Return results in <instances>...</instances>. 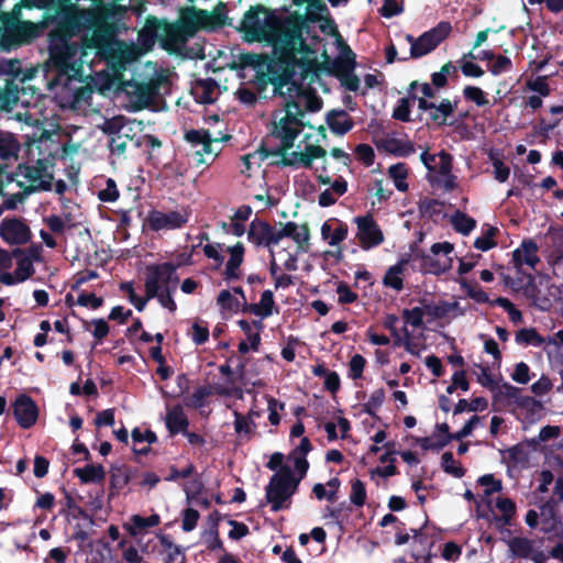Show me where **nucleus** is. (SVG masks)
Wrapping results in <instances>:
<instances>
[{"label": "nucleus", "mask_w": 563, "mask_h": 563, "mask_svg": "<svg viewBox=\"0 0 563 563\" xmlns=\"http://www.w3.org/2000/svg\"><path fill=\"white\" fill-rule=\"evenodd\" d=\"M108 18V11L100 8L70 10V31L81 34V45L71 41L51 48V60L58 73L51 89L62 107L73 108L79 102L84 92V65L90 67L96 58L104 59L108 69L96 73L93 79L98 90L104 92L117 87L125 66L141 56L142 52L134 44L114 37Z\"/></svg>", "instance_id": "nucleus-1"}, {"label": "nucleus", "mask_w": 563, "mask_h": 563, "mask_svg": "<svg viewBox=\"0 0 563 563\" xmlns=\"http://www.w3.org/2000/svg\"><path fill=\"white\" fill-rule=\"evenodd\" d=\"M242 29L249 42H267L273 45L278 60L285 65V74L299 70L302 76L313 68L317 60L316 38L306 42L302 25L298 21H282L274 12L258 7L250 9Z\"/></svg>", "instance_id": "nucleus-2"}, {"label": "nucleus", "mask_w": 563, "mask_h": 563, "mask_svg": "<svg viewBox=\"0 0 563 563\" xmlns=\"http://www.w3.org/2000/svg\"><path fill=\"white\" fill-rule=\"evenodd\" d=\"M309 77H313V68H309L302 76L299 75V70L290 71L274 82V92L286 100V107L274 114L272 130V137L277 141V152L282 155L284 164L287 153L298 152L307 145L299 144L297 150H292L294 142L303 128L299 115L303 111H318L322 107L317 93L303 84Z\"/></svg>", "instance_id": "nucleus-3"}, {"label": "nucleus", "mask_w": 563, "mask_h": 563, "mask_svg": "<svg viewBox=\"0 0 563 563\" xmlns=\"http://www.w3.org/2000/svg\"><path fill=\"white\" fill-rule=\"evenodd\" d=\"M285 165L313 170L318 184L327 186L318 196L321 207L334 205L347 190V183L343 177L332 180L328 175L327 151L319 145H306L303 150L287 153Z\"/></svg>", "instance_id": "nucleus-4"}, {"label": "nucleus", "mask_w": 563, "mask_h": 563, "mask_svg": "<svg viewBox=\"0 0 563 563\" xmlns=\"http://www.w3.org/2000/svg\"><path fill=\"white\" fill-rule=\"evenodd\" d=\"M274 238L276 240L269 249L271 257L279 260L287 271H295L298 256L308 247L310 239L308 225L292 221L280 223Z\"/></svg>", "instance_id": "nucleus-5"}, {"label": "nucleus", "mask_w": 563, "mask_h": 563, "mask_svg": "<svg viewBox=\"0 0 563 563\" xmlns=\"http://www.w3.org/2000/svg\"><path fill=\"white\" fill-rule=\"evenodd\" d=\"M41 261L40 247L15 252L0 249V284L15 286L26 282L35 274L34 264Z\"/></svg>", "instance_id": "nucleus-6"}, {"label": "nucleus", "mask_w": 563, "mask_h": 563, "mask_svg": "<svg viewBox=\"0 0 563 563\" xmlns=\"http://www.w3.org/2000/svg\"><path fill=\"white\" fill-rule=\"evenodd\" d=\"M216 24V18L205 10L186 8L181 10L179 20L167 27L168 38L175 45L184 44L199 30L211 29Z\"/></svg>", "instance_id": "nucleus-7"}, {"label": "nucleus", "mask_w": 563, "mask_h": 563, "mask_svg": "<svg viewBox=\"0 0 563 563\" xmlns=\"http://www.w3.org/2000/svg\"><path fill=\"white\" fill-rule=\"evenodd\" d=\"M299 479H296L292 471L280 467L271 478L266 487V499L273 511L289 508L290 498L296 493Z\"/></svg>", "instance_id": "nucleus-8"}, {"label": "nucleus", "mask_w": 563, "mask_h": 563, "mask_svg": "<svg viewBox=\"0 0 563 563\" xmlns=\"http://www.w3.org/2000/svg\"><path fill=\"white\" fill-rule=\"evenodd\" d=\"M16 187L25 192L51 190L53 186V165L47 159H37L33 165H20L16 169Z\"/></svg>", "instance_id": "nucleus-9"}, {"label": "nucleus", "mask_w": 563, "mask_h": 563, "mask_svg": "<svg viewBox=\"0 0 563 563\" xmlns=\"http://www.w3.org/2000/svg\"><path fill=\"white\" fill-rule=\"evenodd\" d=\"M421 162L429 170V180L444 188L453 190L456 187L455 176L452 174V156L445 152L431 155L423 152Z\"/></svg>", "instance_id": "nucleus-10"}, {"label": "nucleus", "mask_w": 563, "mask_h": 563, "mask_svg": "<svg viewBox=\"0 0 563 563\" xmlns=\"http://www.w3.org/2000/svg\"><path fill=\"white\" fill-rule=\"evenodd\" d=\"M176 267L169 263L147 267L145 277V291L147 298H154L158 291L176 289L178 278Z\"/></svg>", "instance_id": "nucleus-11"}, {"label": "nucleus", "mask_w": 563, "mask_h": 563, "mask_svg": "<svg viewBox=\"0 0 563 563\" xmlns=\"http://www.w3.org/2000/svg\"><path fill=\"white\" fill-rule=\"evenodd\" d=\"M353 223L356 225L355 239L362 250L369 251L384 243V232L372 213L355 217Z\"/></svg>", "instance_id": "nucleus-12"}, {"label": "nucleus", "mask_w": 563, "mask_h": 563, "mask_svg": "<svg viewBox=\"0 0 563 563\" xmlns=\"http://www.w3.org/2000/svg\"><path fill=\"white\" fill-rule=\"evenodd\" d=\"M450 32V23L441 22L435 27L424 32L418 38H415L412 35H407L406 40L410 43V56L419 58L429 54L449 36Z\"/></svg>", "instance_id": "nucleus-13"}, {"label": "nucleus", "mask_w": 563, "mask_h": 563, "mask_svg": "<svg viewBox=\"0 0 563 563\" xmlns=\"http://www.w3.org/2000/svg\"><path fill=\"white\" fill-rule=\"evenodd\" d=\"M185 139L192 145L198 147L195 152L196 162L198 165L211 164L219 153L216 145L220 141L219 136L212 135L207 130H191L185 135Z\"/></svg>", "instance_id": "nucleus-14"}, {"label": "nucleus", "mask_w": 563, "mask_h": 563, "mask_svg": "<svg viewBox=\"0 0 563 563\" xmlns=\"http://www.w3.org/2000/svg\"><path fill=\"white\" fill-rule=\"evenodd\" d=\"M190 214L191 212L188 208L167 212L154 210L148 213L146 224L153 231L177 230L189 221Z\"/></svg>", "instance_id": "nucleus-15"}, {"label": "nucleus", "mask_w": 563, "mask_h": 563, "mask_svg": "<svg viewBox=\"0 0 563 563\" xmlns=\"http://www.w3.org/2000/svg\"><path fill=\"white\" fill-rule=\"evenodd\" d=\"M453 250L454 246L450 242L434 243L431 246V254L422 258V269L435 275L448 272L453 265Z\"/></svg>", "instance_id": "nucleus-16"}, {"label": "nucleus", "mask_w": 563, "mask_h": 563, "mask_svg": "<svg viewBox=\"0 0 563 563\" xmlns=\"http://www.w3.org/2000/svg\"><path fill=\"white\" fill-rule=\"evenodd\" d=\"M0 236L10 245L25 244L31 239V230L22 219L4 218L0 223Z\"/></svg>", "instance_id": "nucleus-17"}, {"label": "nucleus", "mask_w": 563, "mask_h": 563, "mask_svg": "<svg viewBox=\"0 0 563 563\" xmlns=\"http://www.w3.org/2000/svg\"><path fill=\"white\" fill-rule=\"evenodd\" d=\"M122 89L133 110L148 106L155 95V87L152 82L128 81Z\"/></svg>", "instance_id": "nucleus-18"}, {"label": "nucleus", "mask_w": 563, "mask_h": 563, "mask_svg": "<svg viewBox=\"0 0 563 563\" xmlns=\"http://www.w3.org/2000/svg\"><path fill=\"white\" fill-rule=\"evenodd\" d=\"M262 155L257 153L241 157L238 168L246 186H253L256 181L261 183L263 180L264 170L262 169Z\"/></svg>", "instance_id": "nucleus-19"}, {"label": "nucleus", "mask_w": 563, "mask_h": 563, "mask_svg": "<svg viewBox=\"0 0 563 563\" xmlns=\"http://www.w3.org/2000/svg\"><path fill=\"white\" fill-rule=\"evenodd\" d=\"M424 306L427 309V322L435 320L449 321L463 314V310L457 301H424Z\"/></svg>", "instance_id": "nucleus-20"}, {"label": "nucleus", "mask_w": 563, "mask_h": 563, "mask_svg": "<svg viewBox=\"0 0 563 563\" xmlns=\"http://www.w3.org/2000/svg\"><path fill=\"white\" fill-rule=\"evenodd\" d=\"M512 262L518 271L525 265L531 269H536V266L540 262L537 243L530 239L523 240L512 252Z\"/></svg>", "instance_id": "nucleus-21"}, {"label": "nucleus", "mask_w": 563, "mask_h": 563, "mask_svg": "<svg viewBox=\"0 0 563 563\" xmlns=\"http://www.w3.org/2000/svg\"><path fill=\"white\" fill-rule=\"evenodd\" d=\"M13 407L14 417L22 428L27 429L36 422L38 416L37 406L29 396H19Z\"/></svg>", "instance_id": "nucleus-22"}, {"label": "nucleus", "mask_w": 563, "mask_h": 563, "mask_svg": "<svg viewBox=\"0 0 563 563\" xmlns=\"http://www.w3.org/2000/svg\"><path fill=\"white\" fill-rule=\"evenodd\" d=\"M278 227H272L267 222L261 220H254L251 222L247 239L251 243L256 246H264L268 250L272 243L276 240L275 234Z\"/></svg>", "instance_id": "nucleus-23"}, {"label": "nucleus", "mask_w": 563, "mask_h": 563, "mask_svg": "<svg viewBox=\"0 0 563 563\" xmlns=\"http://www.w3.org/2000/svg\"><path fill=\"white\" fill-rule=\"evenodd\" d=\"M222 314H232L238 312L241 307L246 305L244 292L240 287L232 290L220 291L217 300Z\"/></svg>", "instance_id": "nucleus-24"}, {"label": "nucleus", "mask_w": 563, "mask_h": 563, "mask_svg": "<svg viewBox=\"0 0 563 563\" xmlns=\"http://www.w3.org/2000/svg\"><path fill=\"white\" fill-rule=\"evenodd\" d=\"M418 107L423 111H428L430 118L439 124H444L455 109V106L450 100H442L439 104H435L424 98H418Z\"/></svg>", "instance_id": "nucleus-25"}, {"label": "nucleus", "mask_w": 563, "mask_h": 563, "mask_svg": "<svg viewBox=\"0 0 563 563\" xmlns=\"http://www.w3.org/2000/svg\"><path fill=\"white\" fill-rule=\"evenodd\" d=\"M521 394L522 393L520 388L509 383H500L497 387H495V390L492 395L495 404L506 407L512 412Z\"/></svg>", "instance_id": "nucleus-26"}, {"label": "nucleus", "mask_w": 563, "mask_h": 563, "mask_svg": "<svg viewBox=\"0 0 563 563\" xmlns=\"http://www.w3.org/2000/svg\"><path fill=\"white\" fill-rule=\"evenodd\" d=\"M477 487L481 488L479 495L481 503L487 505L493 510V503L496 497L495 494L500 493L503 489L501 479L495 477L493 474H486L477 479Z\"/></svg>", "instance_id": "nucleus-27"}, {"label": "nucleus", "mask_w": 563, "mask_h": 563, "mask_svg": "<svg viewBox=\"0 0 563 563\" xmlns=\"http://www.w3.org/2000/svg\"><path fill=\"white\" fill-rule=\"evenodd\" d=\"M543 411V405L541 401L534 399L530 396H525L521 394L519 400L514 408L512 412L518 417H522L528 421H536L540 419L541 413Z\"/></svg>", "instance_id": "nucleus-28"}, {"label": "nucleus", "mask_w": 563, "mask_h": 563, "mask_svg": "<svg viewBox=\"0 0 563 563\" xmlns=\"http://www.w3.org/2000/svg\"><path fill=\"white\" fill-rule=\"evenodd\" d=\"M243 311L250 312L261 319L268 318L275 312H278V308L274 300V294L272 290H264L261 295V299L256 303H246Z\"/></svg>", "instance_id": "nucleus-29"}, {"label": "nucleus", "mask_w": 563, "mask_h": 563, "mask_svg": "<svg viewBox=\"0 0 563 563\" xmlns=\"http://www.w3.org/2000/svg\"><path fill=\"white\" fill-rule=\"evenodd\" d=\"M158 554L162 556L163 563H184L185 554L181 549L176 545L168 536H159Z\"/></svg>", "instance_id": "nucleus-30"}, {"label": "nucleus", "mask_w": 563, "mask_h": 563, "mask_svg": "<svg viewBox=\"0 0 563 563\" xmlns=\"http://www.w3.org/2000/svg\"><path fill=\"white\" fill-rule=\"evenodd\" d=\"M225 252L229 254V258L225 264V276L229 279L239 277V268L244 260V245L236 243L232 246H228Z\"/></svg>", "instance_id": "nucleus-31"}, {"label": "nucleus", "mask_w": 563, "mask_h": 563, "mask_svg": "<svg viewBox=\"0 0 563 563\" xmlns=\"http://www.w3.org/2000/svg\"><path fill=\"white\" fill-rule=\"evenodd\" d=\"M161 518L157 514H153L147 518L140 515H133L129 522L123 523V528L132 536L136 537L148 528L158 526Z\"/></svg>", "instance_id": "nucleus-32"}, {"label": "nucleus", "mask_w": 563, "mask_h": 563, "mask_svg": "<svg viewBox=\"0 0 563 563\" xmlns=\"http://www.w3.org/2000/svg\"><path fill=\"white\" fill-rule=\"evenodd\" d=\"M192 95L200 103H212L218 98V85L213 80H200L192 87Z\"/></svg>", "instance_id": "nucleus-33"}, {"label": "nucleus", "mask_w": 563, "mask_h": 563, "mask_svg": "<svg viewBox=\"0 0 563 563\" xmlns=\"http://www.w3.org/2000/svg\"><path fill=\"white\" fill-rule=\"evenodd\" d=\"M165 423L168 431L172 434H177L180 432H186L188 428L187 417L180 406H175L167 410L165 417Z\"/></svg>", "instance_id": "nucleus-34"}, {"label": "nucleus", "mask_w": 563, "mask_h": 563, "mask_svg": "<svg viewBox=\"0 0 563 563\" xmlns=\"http://www.w3.org/2000/svg\"><path fill=\"white\" fill-rule=\"evenodd\" d=\"M407 265V260H400L396 265L390 266L384 276V285L398 291L401 290Z\"/></svg>", "instance_id": "nucleus-35"}, {"label": "nucleus", "mask_w": 563, "mask_h": 563, "mask_svg": "<svg viewBox=\"0 0 563 563\" xmlns=\"http://www.w3.org/2000/svg\"><path fill=\"white\" fill-rule=\"evenodd\" d=\"M131 438L132 449L139 454H146L150 451V445L157 439L154 432L141 428H135L132 431Z\"/></svg>", "instance_id": "nucleus-36"}, {"label": "nucleus", "mask_w": 563, "mask_h": 563, "mask_svg": "<svg viewBox=\"0 0 563 563\" xmlns=\"http://www.w3.org/2000/svg\"><path fill=\"white\" fill-rule=\"evenodd\" d=\"M75 475L84 484L100 483L104 479L106 471L100 464H87L74 470Z\"/></svg>", "instance_id": "nucleus-37"}, {"label": "nucleus", "mask_w": 563, "mask_h": 563, "mask_svg": "<svg viewBox=\"0 0 563 563\" xmlns=\"http://www.w3.org/2000/svg\"><path fill=\"white\" fill-rule=\"evenodd\" d=\"M321 236L330 246H336L346 239L347 225L340 222L338 227L332 228L329 222H324L321 227Z\"/></svg>", "instance_id": "nucleus-38"}, {"label": "nucleus", "mask_w": 563, "mask_h": 563, "mask_svg": "<svg viewBox=\"0 0 563 563\" xmlns=\"http://www.w3.org/2000/svg\"><path fill=\"white\" fill-rule=\"evenodd\" d=\"M330 130L339 135H343L349 132L353 123L350 117L344 111H333L328 115L327 119Z\"/></svg>", "instance_id": "nucleus-39"}, {"label": "nucleus", "mask_w": 563, "mask_h": 563, "mask_svg": "<svg viewBox=\"0 0 563 563\" xmlns=\"http://www.w3.org/2000/svg\"><path fill=\"white\" fill-rule=\"evenodd\" d=\"M324 430L329 441H334L339 438L344 439L350 430V422L344 417L338 416L334 420L328 421L324 424Z\"/></svg>", "instance_id": "nucleus-40"}, {"label": "nucleus", "mask_w": 563, "mask_h": 563, "mask_svg": "<svg viewBox=\"0 0 563 563\" xmlns=\"http://www.w3.org/2000/svg\"><path fill=\"white\" fill-rule=\"evenodd\" d=\"M490 511L496 515H499L500 519H503L505 522H509L510 519L516 514V505L508 497L497 496L494 499L493 510H490Z\"/></svg>", "instance_id": "nucleus-41"}, {"label": "nucleus", "mask_w": 563, "mask_h": 563, "mask_svg": "<svg viewBox=\"0 0 563 563\" xmlns=\"http://www.w3.org/2000/svg\"><path fill=\"white\" fill-rule=\"evenodd\" d=\"M20 150V144L13 134L0 131V157L11 158L16 157Z\"/></svg>", "instance_id": "nucleus-42"}, {"label": "nucleus", "mask_w": 563, "mask_h": 563, "mask_svg": "<svg viewBox=\"0 0 563 563\" xmlns=\"http://www.w3.org/2000/svg\"><path fill=\"white\" fill-rule=\"evenodd\" d=\"M402 318L406 324L411 325L415 329L421 328L423 322L427 321V309L424 302L420 306L405 309L402 311Z\"/></svg>", "instance_id": "nucleus-43"}, {"label": "nucleus", "mask_w": 563, "mask_h": 563, "mask_svg": "<svg viewBox=\"0 0 563 563\" xmlns=\"http://www.w3.org/2000/svg\"><path fill=\"white\" fill-rule=\"evenodd\" d=\"M388 175L399 191H406L408 189V184L406 181L408 169L405 164L398 163L389 166Z\"/></svg>", "instance_id": "nucleus-44"}, {"label": "nucleus", "mask_w": 563, "mask_h": 563, "mask_svg": "<svg viewBox=\"0 0 563 563\" xmlns=\"http://www.w3.org/2000/svg\"><path fill=\"white\" fill-rule=\"evenodd\" d=\"M508 545L511 553L519 558H529L534 549L533 541L527 538H514Z\"/></svg>", "instance_id": "nucleus-45"}, {"label": "nucleus", "mask_w": 563, "mask_h": 563, "mask_svg": "<svg viewBox=\"0 0 563 563\" xmlns=\"http://www.w3.org/2000/svg\"><path fill=\"white\" fill-rule=\"evenodd\" d=\"M463 97L466 101L473 102L477 107H485L489 104L488 93L477 86L464 87Z\"/></svg>", "instance_id": "nucleus-46"}, {"label": "nucleus", "mask_w": 563, "mask_h": 563, "mask_svg": "<svg viewBox=\"0 0 563 563\" xmlns=\"http://www.w3.org/2000/svg\"><path fill=\"white\" fill-rule=\"evenodd\" d=\"M516 341L519 344H529L537 347L543 349L544 338L541 336L536 329L528 328L521 329L516 334Z\"/></svg>", "instance_id": "nucleus-47"}, {"label": "nucleus", "mask_w": 563, "mask_h": 563, "mask_svg": "<svg viewBox=\"0 0 563 563\" xmlns=\"http://www.w3.org/2000/svg\"><path fill=\"white\" fill-rule=\"evenodd\" d=\"M457 283L467 296L476 302L482 303L489 301L488 295L478 285L472 284L465 278L457 279Z\"/></svg>", "instance_id": "nucleus-48"}, {"label": "nucleus", "mask_w": 563, "mask_h": 563, "mask_svg": "<svg viewBox=\"0 0 563 563\" xmlns=\"http://www.w3.org/2000/svg\"><path fill=\"white\" fill-rule=\"evenodd\" d=\"M306 2L308 3L306 12L308 20L321 21L327 19L329 11L322 0H307Z\"/></svg>", "instance_id": "nucleus-49"}, {"label": "nucleus", "mask_w": 563, "mask_h": 563, "mask_svg": "<svg viewBox=\"0 0 563 563\" xmlns=\"http://www.w3.org/2000/svg\"><path fill=\"white\" fill-rule=\"evenodd\" d=\"M188 335L197 345L206 343L209 339V328L207 322L199 319L195 320Z\"/></svg>", "instance_id": "nucleus-50"}, {"label": "nucleus", "mask_w": 563, "mask_h": 563, "mask_svg": "<svg viewBox=\"0 0 563 563\" xmlns=\"http://www.w3.org/2000/svg\"><path fill=\"white\" fill-rule=\"evenodd\" d=\"M234 416V430L239 435H250L254 430V421L250 416H244L238 412L236 410L233 411Z\"/></svg>", "instance_id": "nucleus-51"}, {"label": "nucleus", "mask_w": 563, "mask_h": 563, "mask_svg": "<svg viewBox=\"0 0 563 563\" xmlns=\"http://www.w3.org/2000/svg\"><path fill=\"white\" fill-rule=\"evenodd\" d=\"M452 224L456 231L466 235L476 227V221L465 213L456 212L452 217Z\"/></svg>", "instance_id": "nucleus-52"}, {"label": "nucleus", "mask_w": 563, "mask_h": 563, "mask_svg": "<svg viewBox=\"0 0 563 563\" xmlns=\"http://www.w3.org/2000/svg\"><path fill=\"white\" fill-rule=\"evenodd\" d=\"M202 542L208 549L214 551L222 549V541L219 539L218 527L212 522L210 528L201 533Z\"/></svg>", "instance_id": "nucleus-53"}, {"label": "nucleus", "mask_w": 563, "mask_h": 563, "mask_svg": "<svg viewBox=\"0 0 563 563\" xmlns=\"http://www.w3.org/2000/svg\"><path fill=\"white\" fill-rule=\"evenodd\" d=\"M563 347V330L558 331L555 334L544 338L543 351L548 357L551 358L560 349Z\"/></svg>", "instance_id": "nucleus-54"}, {"label": "nucleus", "mask_w": 563, "mask_h": 563, "mask_svg": "<svg viewBox=\"0 0 563 563\" xmlns=\"http://www.w3.org/2000/svg\"><path fill=\"white\" fill-rule=\"evenodd\" d=\"M130 481L128 470L123 466L113 467L110 475L111 487L115 490L123 489Z\"/></svg>", "instance_id": "nucleus-55"}, {"label": "nucleus", "mask_w": 563, "mask_h": 563, "mask_svg": "<svg viewBox=\"0 0 563 563\" xmlns=\"http://www.w3.org/2000/svg\"><path fill=\"white\" fill-rule=\"evenodd\" d=\"M470 58H475L473 53L465 54L461 59V69L462 73L467 77L478 78L484 75V70L475 63H473Z\"/></svg>", "instance_id": "nucleus-56"}, {"label": "nucleus", "mask_w": 563, "mask_h": 563, "mask_svg": "<svg viewBox=\"0 0 563 563\" xmlns=\"http://www.w3.org/2000/svg\"><path fill=\"white\" fill-rule=\"evenodd\" d=\"M350 500L353 505L362 507L366 501V488L362 481L354 479L351 483Z\"/></svg>", "instance_id": "nucleus-57"}, {"label": "nucleus", "mask_w": 563, "mask_h": 563, "mask_svg": "<svg viewBox=\"0 0 563 563\" xmlns=\"http://www.w3.org/2000/svg\"><path fill=\"white\" fill-rule=\"evenodd\" d=\"M441 465L446 473L452 474L455 477H462L464 475V470L454 460V456L451 452H445L442 454Z\"/></svg>", "instance_id": "nucleus-58"}, {"label": "nucleus", "mask_w": 563, "mask_h": 563, "mask_svg": "<svg viewBox=\"0 0 563 563\" xmlns=\"http://www.w3.org/2000/svg\"><path fill=\"white\" fill-rule=\"evenodd\" d=\"M26 195H29V192H25L24 189L15 191L14 188H11V190L4 191L3 196L8 197L4 199L2 205L5 208V210H14L18 208L20 203L23 202Z\"/></svg>", "instance_id": "nucleus-59"}, {"label": "nucleus", "mask_w": 563, "mask_h": 563, "mask_svg": "<svg viewBox=\"0 0 563 563\" xmlns=\"http://www.w3.org/2000/svg\"><path fill=\"white\" fill-rule=\"evenodd\" d=\"M496 234V229L493 227H487L486 230L475 240V247L481 251H488L493 249L496 243L494 241V236Z\"/></svg>", "instance_id": "nucleus-60"}, {"label": "nucleus", "mask_w": 563, "mask_h": 563, "mask_svg": "<svg viewBox=\"0 0 563 563\" xmlns=\"http://www.w3.org/2000/svg\"><path fill=\"white\" fill-rule=\"evenodd\" d=\"M510 68H511L510 58L503 56V55L495 56L494 59L492 60V63L488 64V70L494 76H498L503 73H506V71L510 70Z\"/></svg>", "instance_id": "nucleus-61"}, {"label": "nucleus", "mask_w": 563, "mask_h": 563, "mask_svg": "<svg viewBox=\"0 0 563 563\" xmlns=\"http://www.w3.org/2000/svg\"><path fill=\"white\" fill-rule=\"evenodd\" d=\"M366 364V360L361 354H355L349 363V376L352 379L361 378Z\"/></svg>", "instance_id": "nucleus-62"}, {"label": "nucleus", "mask_w": 563, "mask_h": 563, "mask_svg": "<svg viewBox=\"0 0 563 563\" xmlns=\"http://www.w3.org/2000/svg\"><path fill=\"white\" fill-rule=\"evenodd\" d=\"M223 252H225V250L219 243H209L203 246V254L208 258L213 260L218 266H221L223 264Z\"/></svg>", "instance_id": "nucleus-63"}, {"label": "nucleus", "mask_w": 563, "mask_h": 563, "mask_svg": "<svg viewBox=\"0 0 563 563\" xmlns=\"http://www.w3.org/2000/svg\"><path fill=\"white\" fill-rule=\"evenodd\" d=\"M510 376L514 382L526 385L530 380V367L525 362H519Z\"/></svg>", "instance_id": "nucleus-64"}]
</instances>
